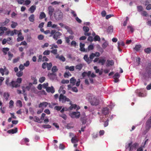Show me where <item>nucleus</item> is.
<instances>
[{"mask_svg":"<svg viewBox=\"0 0 151 151\" xmlns=\"http://www.w3.org/2000/svg\"><path fill=\"white\" fill-rule=\"evenodd\" d=\"M142 76L145 78L149 77L151 76V63H149L146 65L145 71L143 72Z\"/></svg>","mask_w":151,"mask_h":151,"instance_id":"f257e3e1","label":"nucleus"},{"mask_svg":"<svg viewBox=\"0 0 151 151\" xmlns=\"http://www.w3.org/2000/svg\"><path fill=\"white\" fill-rule=\"evenodd\" d=\"M95 56L94 53H92L89 56V58L88 57V55H85L83 57V59L84 60L88 63H90L92 61L93 59Z\"/></svg>","mask_w":151,"mask_h":151,"instance_id":"f03ea898","label":"nucleus"},{"mask_svg":"<svg viewBox=\"0 0 151 151\" xmlns=\"http://www.w3.org/2000/svg\"><path fill=\"white\" fill-rule=\"evenodd\" d=\"M54 16L57 20H61L63 17V13L60 10L56 12L54 14Z\"/></svg>","mask_w":151,"mask_h":151,"instance_id":"7ed1b4c3","label":"nucleus"},{"mask_svg":"<svg viewBox=\"0 0 151 151\" xmlns=\"http://www.w3.org/2000/svg\"><path fill=\"white\" fill-rule=\"evenodd\" d=\"M9 79H6V83L8 86L12 87V88H17L20 86V85L17 83L15 81H12L11 83H9Z\"/></svg>","mask_w":151,"mask_h":151,"instance_id":"20e7f679","label":"nucleus"},{"mask_svg":"<svg viewBox=\"0 0 151 151\" xmlns=\"http://www.w3.org/2000/svg\"><path fill=\"white\" fill-rule=\"evenodd\" d=\"M59 101L62 103H64L66 101H70V99L62 94H60L59 97Z\"/></svg>","mask_w":151,"mask_h":151,"instance_id":"39448f33","label":"nucleus"},{"mask_svg":"<svg viewBox=\"0 0 151 151\" xmlns=\"http://www.w3.org/2000/svg\"><path fill=\"white\" fill-rule=\"evenodd\" d=\"M145 91L143 89H137L135 91V93L139 97H144L145 95L144 94Z\"/></svg>","mask_w":151,"mask_h":151,"instance_id":"423d86ee","label":"nucleus"},{"mask_svg":"<svg viewBox=\"0 0 151 151\" xmlns=\"http://www.w3.org/2000/svg\"><path fill=\"white\" fill-rule=\"evenodd\" d=\"M89 101L91 104L93 106H97L99 104L98 100L94 97L89 100Z\"/></svg>","mask_w":151,"mask_h":151,"instance_id":"0eeeda50","label":"nucleus"},{"mask_svg":"<svg viewBox=\"0 0 151 151\" xmlns=\"http://www.w3.org/2000/svg\"><path fill=\"white\" fill-rule=\"evenodd\" d=\"M47 9L48 11V15L50 17H52L54 12V8L52 6H50L48 7Z\"/></svg>","mask_w":151,"mask_h":151,"instance_id":"6e6552de","label":"nucleus"},{"mask_svg":"<svg viewBox=\"0 0 151 151\" xmlns=\"http://www.w3.org/2000/svg\"><path fill=\"white\" fill-rule=\"evenodd\" d=\"M80 113L78 112H73L70 114L71 117L73 118H78L80 116Z\"/></svg>","mask_w":151,"mask_h":151,"instance_id":"1a4fd4ad","label":"nucleus"},{"mask_svg":"<svg viewBox=\"0 0 151 151\" xmlns=\"http://www.w3.org/2000/svg\"><path fill=\"white\" fill-rule=\"evenodd\" d=\"M83 29L85 32L84 33V35L86 36H89L91 35L90 33H88V32L89 31V28L83 26Z\"/></svg>","mask_w":151,"mask_h":151,"instance_id":"9d476101","label":"nucleus"},{"mask_svg":"<svg viewBox=\"0 0 151 151\" xmlns=\"http://www.w3.org/2000/svg\"><path fill=\"white\" fill-rule=\"evenodd\" d=\"M18 31H18V30L14 29L13 31H11L10 30L7 31L6 32V33L7 35H9L10 34L11 36H12L14 34H17V32H18Z\"/></svg>","mask_w":151,"mask_h":151,"instance_id":"9b49d317","label":"nucleus"},{"mask_svg":"<svg viewBox=\"0 0 151 151\" xmlns=\"http://www.w3.org/2000/svg\"><path fill=\"white\" fill-rule=\"evenodd\" d=\"M146 127L149 129L151 128V116L146 122Z\"/></svg>","mask_w":151,"mask_h":151,"instance_id":"f8f14e48","label":"nucleus"},{"mask_svg":"<svg viewBox=\"0 0 151 151\" xmlns=\"http://www.w3.org/2000/svg\"><path fill=\"white\" fill-rule=\"evenodd\" d=\"M120 76V75L118 73H116L113 76V78L114 79V81L115 83H117L119 81V78Z\"/></svg>","mask_w":151,"mask_h":151,"instance_id":"ddd939ff","label":"nucleus"},{"mask_svg":"<svg viewBox=\"0 0 151 151\" xmlns=\"http://www.w3.org/2000/svg\"><path fill=\"white\" fill-rule=\"evenodd\" d=\"M47 76L50 80H53L56 78V75L55 73H49Z\"/></svg>","mask_w":151,"mask_h":151,"instance_id":"4468645a","label":"nucleus"},{"mask_svg":"<svg viewBox=\"0 0 151 151\" xmlns=\"http://www.w3.org/2000/svg\"><path fill=\"white\" fill-rule=\"evenodd\" d=\"M62 34L59 32H56L55 33L53 36V38L55 40H58V38Z\"/></svg>","mask_w":151,"mask_h":151,"instance_id":"2eb2a0df","label":"nucleus"},{"mask_svg":"<svg viewBox=\"0 0 151 151\" xmlns=\"http://www.w3.org/2000/svg\"><path fill=\"white\" fill-rule=\"evenodd\" d=\"M114 64V62L113 60H108L106 63V66L109 67L110 65H113Z\"/></svg>","mask_w":151,"mask_h":151,"instance_id":"dca6fc26","label":"nucleus"},{"mask_svg":"<svg viewBox=\"0 0 151 151\" xmlns=\"http://www.w3.org/2000/svg\"><path fill=\"white\" fill-rule=\"evenodd\" d=\"M102 113L105 115L109 114V109L107 107H105L103 108L102 111Z\"/></svg>","mask_w":151,"mask_h":151,"instance_id":"f3484780","label":"nucleus"},{"mask_svg":"<svg viewBox=\"0 0 151 151\" xmlns=\"http://www.w3.org/2000/svg\"><path fill=\"white\" fill-rule=\"evenodd\" d=\"M46 91L48 92H51L52 93H53L55 92L54 88L52 86L51 87H48L46 88Z\"/></svg>","mask_w":151,"mask_h":151,"instance_id":"a211bd4d","label":"nucleus"},{"mask_svg":"<svg viewBox=\"0 0 151 151\" xmlns=\"http://www.w3.org/2000/svg\"><path fill=\"white\" fill-rule=\"evenodd\" d=\"M85 46L84 44H83L81 42L80 43V50L82 52H86L87 51V50H86L84 48V47Z\"/></svg>","mask_w":151,"mask_h":151,"instance_id":"6ab92c4d","label":"nucleus"},{"mask_svg":"<svg viewBox=\"0 0 151 151\" xmlns=\"http://www.w3.org/2000/svg\"><path fill=\"white\" fill-rule=\"evenodd\" d=\"M48 105V103L46 102H43L42 103H40L39 105V107L41 108L42 107H46Z\"/></svg>","mask_w":151,"mask_h":151,"instance_id":"aec40b11","label":"nucleus"},{"mask_svg":"<svg viewBox=\"0 0 151 151\" xmlns=\"http://www.w3.org/2000/svg\"><path fill=\"white\" fill-rule=\"evenodd\" d=\"M17 128H16L14 129H12L8 130L7 131V132L9 134L12 133L13 134L17 133Z\"/></svg>","mask_w":151,"mask_h":151,"instance_id":"412c9836","label":"nucleus"},{"mask_svg":"<svg viewBox=\"0 0 151 151\" xmlns=\"http://www.w3.org/2000/svg\"><path fill=\"white\" fill-rule=\"evenodd\" d=\"M7 29L4 27H0V36L2 35L4 33V31L6 30Z\"/></svg>","mask_w":151,"mask_h":151,"instance_id":"4be33fe9","label":"nucleus"},{"mask_svg":"<svg viewBox=\"0 0 151 151\" xmlns=\"http://www.w3.org/2000/svg\"><path fill=\"white\" fill-rule=\"evenodd\" d=\"M78 141V139L76 136L73 137L71 139V142L72 143H77Z\"/></svg>","mask_w":151,"mask_h":151,"instance_id":"5701e85b","label":"nucleus"},{"mask_svg":"<svg viewBox=\"0 0 151 151\" xmlns=\"http://www.w3.org/2000/svg\"><path fill=\"white\" fill-rule=\"evenodd\" d=\"M56 58L59 59L63 62H64L65 61V58L63 55L59 56V55H58L56 56Z\"/></svg>","mask_w":151,"mask_h":151,"instance_id":"b1692460","label":"nucleus"},{"mask_svg":"<svg viewBox=\"0 0 151 151\" xmlns=\"http://www.w3.org/2000/svg\"><path fill=\"white\" fill-rule=\"evenodd\" d=\"M46 15L45 13L43 12H41L39 17V19H42L46 17Z\"/></svg>","mask_w":151,"mask_h":151,"instance_id":"393cba45","label":"nucleus"},{"mask_svg":"<svg viewBox=\"0 0 151 151\" xmlns=\"http://www.w3.org/2000/svg\"><path fill=\"white\" fill-rule=\"evenodd\" d=\"M83 64L80 63L77 65L76 67V69L78 70H80L82 69L83 67Z\"/></svg>","mask_w":151,"mask_h":151,"instance_id":"a878e982","label":"nucleus"},{"mask_svg":"<svg viewBox=\"0 0 151 151\" xmlns=\"http://www.w3.org/2000/svg\"><path fill=\"white\" fill-rule=\"evenodd\" d=\"M80 120L83 124H85L87 122V118L86 117H81Z\"/></svg>","mask_w":151,"mask_h":151,"instance_id":"bb28decb","label":"nucleus"},{"mask_svg":"<svg viewBox=\"0 0 151 151\" xmlns=\"http://www.w3.org/2000/svg\"><path fill=\"white\" fill-rule=\"evenodd\" d=\"M65 68V69L69 70L70 71H73L74 70V66H73L69 67L67 65Z\"/></svg>","mask_w":151,"mask_h":151,"instance_id":"cd10ccee","label":"nucleus"},{"mask_svg":"<svg viewBox=\"0 0 151 151\" xmlns=\"http://www.w3.org/2000/svg\"><path fill=\"white\" fill-rule=\"evenodd\" d=\"M9 96V94L8 92H5L4 93V97L6 101L8 100Z\"/></svg>","mask_w":151,"mask_h":151,"instance_id":"c85d7f7f","label":"nucleus"},{"mask_svg":"<svg viewBox=\"0 0 151 151\" xmlns=\"http://www.w3.org/2000/svg\"><path fill=\"white\" fill-rule=\"evenodd\" d=\"M9 50V49L6 48H3L2 49V51L3 52V55H6L7 54V52Z\"/></svg>","mask_w":151,"mask_h":151,"instance_id":"c756f323","label":"nucleus"},{"mask_svg":"<svg viewBox=\"0 0 151 151\" xmlns=\"http://www.w3.org/2000/svg\"><path fill=\"white\" fill-rule=\"evenodd\" d=\"M36 9V7L35 6H32L29 8V10L30 12L31 13H32Z\"/></svg>","mask_w":151,"mask_h":151,"instance_id":"7c9ffc66","label":"nucleus"},{"mask_svg":"<svg viewBox=\"0 0 151 151\" xmlns=\"http://www.w3.org/2000/svg\"><path fill=\"white\" fill-rule=\"evenodd\" d=\"M117 43H118V48L119 49V50L120 51H121L122 50L120 49L119 46L120 45H121V46H124L125 45L124 43L122 41H121V42H117Z\"/></svg>","mask_w":151,"mask_h":151,"instance_id":"2f4dec72","label":"nucleus"},{"mask_svg":"<svg viewBox=\"0 0 151 151\" xmlns=\"http://www.w3.org/2000/svg\"><path fill=\"white\" fill-rule=\"evenodd\" d=\"M29 21L32 22H33L35 21V16L32 14L30 15L29 18Z\"/></svg>","mask_w":151,"mask_h":151,"instance_id":"473e14b6","label":"nucleus"},{"mask_svg":"<svg viewBox=\"0 0 151 151\" xmlns=\"http://www.w3.org/2000/svg\"><path fill=\"white\" fill-rule=\"evenodd\" d=\"M141 47L142 46L140 45H135V47L134 48V49L136 51H138L139 50Z\"/></svg>","mask_w":151,"mask_h":151,"instance_id":"72a5a7b5","label":"nucleus"},{"mask_svg":"<svg viewBox=\"0 0 151 151\" xmlns=\"http://www.w3.org/2000/svg\"><path fill=\"white\" fill-rule=\"evenodd\" d=\"M40 119H40L37 116H35L34 117V121L36 122H37L39 123H41L42 122L41 121Z\"/></svg>","mask_w":151,"mask_h":151,"instance_id":"f704fd0d","label":"nucleus"},{"mask_svg":"<svg viewBox=\"0 0 151 151\" xmlns=\"http://www.w3.org/2000/svg\"><path fill=\"white\" fill-rule=\"evenodd\" d=\"M144 52L147 54H150L151 52V49L150 47H148L144 50Z\"/></svg>","mask_w":151,"mask_h":151,"instance_id":"c9c22d12","label":"nucleus"},{"mask_svg":"<svg viewBox=\"0 0 151 151\" xmlns=\"http://www.w3.org/2000/svg\"><path fill=\"white\" fill-rule=\"evenodd\" d=\"M113 31V28L112 26H109L108 27L107 31L109 33H112Z\"/></svg>","mask_w":151,"mask_h":151,"instance_id":"e433bc0d","label":"nucleus"},{"mask_svg":"<svg viewBox=\"0 0 151 151\" xmlns=\"http://www.w3.org/2000/svg\"><path fill=\"white\" fill-rule=\"evenodd\" d=\"M70 83L72 84L73 85H74L75 84L76 80L74 77L72 78L70 80Z\"/></svg>","mask_w":151,"mask_h":151,"instance_id":"4c0bfd02","label":"nucleus"},{"mask_svg":"<svg viewBox=\"0 0 151 151\" xmlns=\"http://www.w3.org/2000/svg\"><path fill=\"white\" fill-rule=\"evenodd\" d=\"M8 54L9 56L8 60H11L14 56L13 54L12 53L10 52H9Z\"/></svg>","mask_w":151,"mask_h":151,"instance_id":"58836bf2","label":"nucleus"},{"mask_svg":"<svg viewBox=\"0 0 151 151\" xmlns=\"http://www.w3.org/2000/svg\"><path fill=\"white\" fill-rule=\"evenodd\" d=\"M71 76V74L68 71L65 72L64 75V76L65 78H68V76Z\"/></svg>","mask_w":151,"mask_h":151,"instance_id":"ea45409f","label":"nucleus"},{"mask_svg":"<svg viewBox=\"0 0 151 151\" xmlns=\"http://www.w3.org/2000/svg\"><path fill=\"white\" fill-rule=\"evenodd\" d=\"M58 70V69L57 68V67L56 66H53L51 70L52 71V73H54L57 72Z\"/></svg>","mask_w":151,"mask_h":151,"instance_id":"a19ab883","label":"nucleus"},{"mask_svg":"<svg viewBox=\"0 0 151 151\" xmlns=\"http://www.w3.org/2000/svg\"><path fill=\"white\" fill-rule=\"evenodd\" d=\"M106 62V60L104 59H100L99 61V63H101L102 65H104Z\"/></svg>","mask_w":151,"mask_h":151,"instance_id":"79ce46f5","label":"nucleus"},{"mask_svg":"<svg viewBox=\"0 0 151 151\" xmlns=\"http://www.w3.org/2000/svg\"><path fill=\"white\" fill-rule=\"evenodd\" d=\"M10 21L9 19H6L5 21L1 24L2 25L4 26L8 23Z\"/></svg>","mask_w":151,"mask_h":151,"instance_id":"37998d69","label":"nucleus"},{"mask_svg":"<svg viewBox=\"0 0 151 151\" xmlns=\"http://www.w3.org/2000/svg\"><path fill=\"white\" fill-rule=\"evenodd\" d=\"M77 105L76 104H72L68 108V109L69 110H71L73 109H76L77 107Z\"/></svg>","mask_w":151,"mask_h":151,"instance_id":"c03bdc74","label":"nucleus"},{"mask_svg":"<svg viewBox=\"0 0 151 151\" xmlns=\"http://www.w3.org/2000/svg\"><path fill=\"white\" fill-rule=\"evenodd\" d=\"M12 24L11 25V27L12 28H14L18 24L17 22H15L13 21L12 22Z\"/></svg>","mask_w":151,"mask_h":151,"instance_id":"a18cd8bd","label":"nucleus"},{"mask_svg":"<svg viewBox=\"0 0 151 151\" xmlns=\"http://www.w3.org/2000/svg\"><path fill=\"white\" fill-rule=\"evenodd\" d=\"M52 66V64L51 63H47V69L48 70H50Z\"/></svg>","mask_w":151,"mask_h":151,"instance_id":"49530a36","label":"nucleus"},{"mask_svg":"<svg viewBox=\"0 0 151 151\" xmlns=\"http://www.w3.org/2000/svg\"><path fill=\"white\" fill-rule=\"evenodd\" d=\"M18 37L17 39V42H19L20 41H22L24 40V37L22 36H18Z\"/></svg>","mask_w":151,"mask_h":151,"instance_id":"de8ad7c7","label":"nucleus"},{"mask_svg":"<svg viewBox=\"0 0 151 151\" xmlns=\"http://www.w3.org/2000/svg\"><path fill=\"white\" fill-rule=\"evenodd\" d=\"M100 40V38L99 36L98 35H96L94 37V41H99Z\"/></svg>","mask_w":151,"mask_h":151,"instance_id":"09e8293b","label":"nucleus"},{"mask_svg":"<svg viewBox=\"0 0 151 151\" xmlns=\"http://www.w3.org/2000/svg\"><path fill=\"white\" fill-rule=\"evenodd\" d=\"M23 73L22 71H19L18 72L17 74L16 75L19 77H21L23 75Z\"/></svg>","mask_w":151,"mask_h":151,"instance_id":"8fccbe9b","label":"nucleus"},{"mask_svg":"<svg viewBox=\"0 0 151 151\" xmlns=\"http://www.w3.org/2000/svg\"><path fill=\"white\" fill-rule=\"evenodd\" d=\"M47 63L46 62L43 63L42 65V67L44 69L47 68Z\"/></svg>","mask_w":151,"mask_h":151,"instance_id":"3c124183","label":"nucleus"},{"mask_svg":"<svg viewBox=\"0 0 151 151\" xmlns=\"http://www.w3.org/2000/svg\"><path fill=\"white\" fill-rule=\"evenodd\" d=\"M45 78L44 77H42L40 78L39 79V81L40 83H42L45 81Z\"/></svg>","mask_w":151,"mask_h":151,"instance_id":"603ef678","label":"nucleus"},{"mask_svg":"<svg viewBox=\"0 0 151 151\" xmlns=\"http://www.w3.org/2000/svg\"><path fill=\"white\" fill-rule=\"evenodd\" d=\"M22 81V79L21 78H18L17 80L16 81H15L17 82V83L19 84L20 85V84L21 83Z\"/></svg>","mask_w":151,"mask_h":151,"instance_id":"864d4df0","label":"nucleus"},{"mask_svg":"<svg viewBox=\"0 0 151 151\" xmlns=\"http://www.w3.org/2000/svg\"><path fill=\"white\" fill-rule=\"evenodd\" d=\"M37 38L39 40H42L44 38V36L42 35H40L38 36Z\"/></svg>","mask_w":151,"mask_h":151,"instance_id":"5fc2aeb1","label":"nucleus"},{"mask_svg":"<svg viewBox=\"0 0 151 151\" xmlns=\"http://www.w3.org/2000/svg\"><path fill=\"white\" fill-rule=\"evenodd\" d=\"M50 51L46 50L43 52V54L44 55H48L50 54Z\"/></svg>","mask_w":151,"mask_h":151,"instance_id":"6e6d98bb","label":"nucleus"},{"mask_svg":"<svg viewBox=\"0 0 151 151\" xmlns=\"http://www.w3.org/2000/svg\"><path fill=\"white\" fill-rule=\"evenodd\" d=\"M42 55H40L38 57L37 61L38 62H41V61H42Z\"/></svg>","mask_w":151,"mask_h":151,"instance_id":"4d7b16f0","label":"nucleus"},{"mask_svg":"<svg viewBox=\"0 0 151 151\" xmlns=\"http://www.w3.org/2000/svg\"><path fill=\"white\" fill-rule=\"evenodd\" d=\"M69 81L68 80L63 79L61 81V83L63 84L68 83H69Z\"/></svg>","mask_w":151,"mask_h":151,"instance_id":"13d9d810","label":"nucleus"},{"mask_svg":"<svg viewBox=\"0 0 151 151\" xmlns=\"http://www.w3.org/2000/svg\"><path fill=\"white\" fill-rule=\"evenodd\" d=\"M42 127L44 128H51V126L49 124L43 125Z\"/></svg>","mask_w":151,"mask_h":151,"instance_id":"bf43d9fd","label":"nucleus"},{"mask_svg":"<svg viewBox=\"0 0 151 151\" xmlns=\"http://www.w3.org/2000/svg\"><path fill=\"white\" fill-rule=\"evenodd\" d=\"M49 60V59L46 56H44L42 58V62L48 61Z\"/></svg>","mask_w":151,"mask_h":151,"instance_id":"052dcab7","label":"nucleus"},{"mask_svg":"<svg viewBox=\"0 0 151 151\" xmlns=\"http://www.w3.org/2000/svg\"><path fill=\"white\" fill-rule=\"evenodd\" d=\"M142 15L145 17H147L148 15L147 13L145 11H142Z\"/></svg>","mask_w":151,"mask_h":151,"instance_id":"680f3d73","label":"nucleus"},{"mask_svg":"<svg viewBox=\"0 0 151 151\" xmlns=\"http://www.w3.org/2000/svg\"><path fill=\"white\" fill-rule=\"evenodd\" d=\"M4 71L5 69L4 68H1L0 69V72L3 76L4 75Z\"/></svg>","mask_w":151,"mask_h":151,"instance_id":"e2e57ef3","label":"nucleus"},{"mask_svg":"<svg viewBox=\"0 0 151 151\" xmlns=\"http://www.w3.org/2000/svg\"><path fill=\"white\" fill-rule=\"evenodd\" d=\"M94 47L93 45H90L88 47V50H93V49Z\"/></svg>","mask_w":151,"mask_h":151,"instance_id":"0e129e2a","label":"nucleus"},{"mask_svg":"<svg viewBox=\"0 0 151 151\" xmlns=\"http://www.w3.org/2000/svg\"><path fill=\"white\" fill-rule=\"evenodd\" d=\"M19 68L20 71H22L23 69L24 68V65H23L22 64H21L19 66Z\"/></svg>","mask_w":151,"mask_h":151,"instance_id":"69168bd1","label":"nucleus"},{"mask_svg":"<svg viewBox=\"0 0 151 151\" xmlns=\"http://www.w3.org/2000/svg\"><path fill=\"white\" fill-rule=\"evenodd\" d=\"M60 116L63 118L65 120H66L67 118L66 115L65 114H62L60 115Z\"/></svg>","mask_w":151,"mask_h":151,"instance_id":"338daca9","label":"nucleus"},{"mask_svg":"<svg viewBox=\"0 0 151 151\" xmlns=\"http://www.w3.org/2000/svg\"><path fill=\"white\" fill-rule=\"evenodd\" d=\"M17 104L19 105L20 107L22 106V101L20 100H18L17 102Z\"/></svg>","mask_w":151,"mask_h":151,"instance_id":"774afa93","label":"nucleus"}]
</instances>
